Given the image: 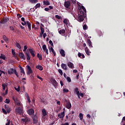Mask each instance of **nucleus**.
Instances as JSON below:
<instances>
[{
    "label": "nucleus",
    "mask_w": 125,
    "mask_h": 125,
    "mask_svg": "<svg viewBox=\"0 0 125 125\" xmlns=\"http://www.w3.org/2000/svg\"><path fill=\"white\" fill-rule=\"evenodd\" d=\"M85 15H86V10L84 8V6L82 5L81 6V9L78 12V17L77 19V21L80 22H83L84 20Z\"/></svg>",
    "instance_id": "nucleus-1"
},
{
    "label": "nucleus",
    "mask_w": 125,
    "mask_h": 125,
    "mask_svg": "<svg viewBox=\"0 0 125 125\" xmlns=\"http://www.w3.org/2000/svg\"><path fill=\"white\" fill-rule=\"evenodd\" d=\"M8 74H9V75H12L15 74L17 78H19V75H18V73H17L16 69H14L13 68H9L8 70Z\"/></svg>",
    "instance_id": "nucleus-2"
},
{
    "label": "nucleus",
    "mask_w": 125,
    "mask_h": 125,
    "mask_svg": "<svg viewBox=\"0 0 125 125\" xmlns=\"http://www.w3.org/2000/svg\"><path fill=\"white\" fill-rule=\"evenodd\" d=\"M64 102L66 103L65 107H66L67 109H71L72 104H71V103H70V101L67 100H65Z\"/></svg>",
    "instance_id": "nucleus-3"
},
{
    "label": "nucleus",
    "mask_w": 125,
    "mask_h": 125,
    "mask_svg": "<svg viewBox=\"0 0 125 125\" xmlns=\"http://www.w3.org/2000/svg\"><path fill=\"white\" fill-rule=\"evenodd\" d=\"M26 68H27V72L26 74L27 75H31L32 73H33V70H32V68H31V66L30 65H26Z\"/></svg>",
    "instance_id": "nucleus-4"
},
{
    "label": "nucleus",
    "mask_w": 125,
    "mask_h": 125,
    "mask_svg": "<svg viewBox=\"0 0 125 125\" xmlns=\"http://www.w3.org/2000/svg\"><path fill=\"white\" fill-rule=\"evenodd\" d=\"M16 113L17 114H19V115H22L23 109H22L21 107H19L16 109Z\"/></svg>",
    "instance_id": "nucleus-5"
},
{
    "label": "nucleus",
    "mask_w": 125,
    "mask_h": 125,
    "mask_svg": "<svg viewBox=\"0 0 125 125\" xmlns=\"http://www.w3.org/2000/svg\"><path fill=\"white\" fill-rule=\"evenodd\" d=\"M51 83L55 88H57V86H58V83H57L56 80H55V79H53L52 80Z\"/></svg>",
    "instance_id": "nucleus-6"
},
{
    "label": "nucleus",
    "mask_w": 125,
    "mask_h": 125,
    "mask_svg": "<svg viewBox=\"0 0 125 125\" xmlns=\"http://www.w3.org/2000/svg\"><path fill=\"white\" fill-rule=\"evenodd\" d=\"M8 20H9L8 19V18L6 17H5V18H3L1 21H0V23L1 24H5V23H6Z\"/></svg>",
    "instance_id": "nucleus-7"
},
{
    "label": "nucleus",
    "mask_w": 125,
    "mask_h": 125,
    "mask_svg": "<svg viewBox=\"0 0 125 125\" xmlns=\"http://www.w3.org/2000/svg\"><path fill=\"white\" fill-rule=\"evenodd\" d=\"M71 5V2L70 1H65L64 3V6L66 8H69V7Z\"/></svg>",
    "instance_id": "nucleus-8"
},
{
    "label": "nucleus",
    "mask_w": 125,
    "mask_h": 125,
    "mask_svg": "<svg viewBox=\"0 0 125 125\" xmlns=\"http://www.w3.org/2000/svg\"><path fill=\"white\" fill-rule=\"evenodd\" d=\"M33 124L34 125H37L38 124V117L37 115H34V117L32 118Z\"/></svg>",
    "instance_id": "nucleus-9"
},
{
    "label": "nucleus",
    "mask_w": 125,
    "mask_h": 125,
    "mask_svg": "<svg viewBox=\"0 0 125 125\" xmlns=\"http://www.w3.org/2000/svg\"><path fill=\"white\" fill-rule=\"evenodd\" d=\"M58 116L60 117V119H63L65 116V111H63L61 113L59 114Z\"/></svg>",
    "instance_id": "nucleus-10"
},
{
    "label": "nucleus",
    "mask_w": 125,
    "mask_h": 125,
    "mask_svg": "<svg viewBox=\"0 0 125 125\" xmlns=\"http://www.w3.org/2000/svg\"><path fill=\"white\" fill-rule=\"evenodd\" d=\"M25 54L26 56L27 61H30V60H31V56L30 55V52H25Z\"/></svg>",
    "instance_id": "nucleus-11"
},
{
    "label": "nucleus",
    "mask_w": 125,
    "mask_h": 125,
    "mask_svg": "<svg viewBox=\"0 0 125 125\" xmlns=\"http://www.w3.org/2000/svg\"><path fill=\"white\" fill-rule=\"evenodd\" d=\"M61 67H62V69L64 70V71L68 70V68H67V64H66L65 63H62Z\"/></svg>",
    "instance_id": "nucleus-12"
},
{
    "label": "nucleus",
    "mask_w": 125,
    "mask_h": 125,
    "mask_svg": "<svg viewBox=\"0 0 125 125\" xmlns=\"http://www.w3.org/2000/svg\"><path fill=\"white\" fill-rule=\"evenodd\" d=\"M19 56H20V58H21V59H23V60H26V58L24 57V53L23 52L19 53Z\"/></svg>",
    "instance_id": "nucleus-13"
},
{
    "label": "nucleus",
    "mask_w": 125,
    "mask_h": 125,
    "mask_svg": "<svg viewBox=\"0 0 125 125\" xmlns=\"http://www.w3.org/2000/svg\"><path fill=\"white\" fill-rule=\"evenodd\" d=\"M60 54L62 56V57H65L66 56V54L65 53V51L63 49H61L60 51Z\"/></svg>",
    "instance_id": "nucleus-14"
},
{
    "label": "nucleus",
    "mask_w": 125,
    "mask_h": 125,
    "mask_svg": "<svg viewBox=\"0 0 125 125\" xmlns=\"http://www.w3.org/2000/svg\"><path fill=\"white\" fill-rule=\"evenodd\" d=\"M48 48L50 52H51L52 51L53 54H54V56H55V55H56V53H55V51H54V49H53V48H52V47H49Z\"/></svg>",
    "instance_id": "nucleus-15"
},
{
    "label": "nucleus",
    "mask_w": 125,
    "mask_h": 125,
    "mask_svg": "<svg viewBox=\"0 0 125 125\" xmlns=\"http://www.w3.org/2000/svg\"><path fill=\"white\" fill-rule=\"evenodd\" d=\"M67 66L68 67H69V68H70L71 69H73V68H74V64L71 62H68Z\"/></svg>",
    "instance_id": "nucleus-16"
},
{
    "label": "nucleus",
    "mask_w": 125,
    "mask_h": 125,
    "mask_svg": "<svg viewBox=\"0 0 125 125\" xmlns=\"http://www.w3.org/2000/svg\"><path fill=\"white\" fill-rule=\"evenodd\" d=\"M30 54L32 57H35V51L33 50V49H29Z\"/></svg>",
    "instance_id": "nucleus-17"
},
{
    "label": "nucleus",
    "mask_w": 125,
    "mask_h": 125,
    "mask_svg": "<svg viewBox=\"0 0 125 125\" xmlns=\"http://www.w3.org/2000/svg\"><path fill=\"white\" fill-rule=\"evenodd\" d=\"M87 44L88 45L89 47H92V42L89 39L87 40Z\"/></svg>",
    "instance_id": "nucleus-18"
},
{
    "label": "nucleus",
    "mask_w": 125,
    "mask_h": 125,
    "mask_svg": "<svg viewBox=\"0 0 125 125\" xmlns=\"http://www.w3.org/2000/svg\"><path fill=\"white\" fill-rule=\"evenodd\" d=\"M36 69H38L40 71H42L43 70V67L42 66V65H40V64L37 65L36 66Z\"/></svg>",
    "instance_id": "nucleus-19"
},
{
    "label": "nucleus",
    "mask_w": 125,
    "mask_h": 125,
    "mask_svg": "<svg viewBox=\"0 0 125 125\" xmlns=\"http://www.w3.org/2000/svg\"><path fill=\"white\" fill-rule=\"evenodd\" d=\"M34 113H35V111L33 108H31L28 110V113L29 115H34Z\"/></svg>",
    "instance_id": "nucleus-20"
},
{
    "label": "nucleus",
    "mask_w": 125,
    "mask_h": 125,
    "mask_svg": "<svg viewBox=\"0 0 125 125\" xmlns=\"http://www.w3.org/2000/svg\"><path fill=\"white\" fill-rule=\"evenodd\" d=\"M78 57L80 58H81V59H83V58H84L85 56L84 55L79 52L78 54Z\"/></svg>",
    "instance_id": "nucleus-21"
},
{
    "label": "nucleus",
    "mask_w": 125,
    "mask_h": 125,
    "mask_svg": "<svg viewBox=\"0 0 125 125\" xmlns=\"http://www.w3.org/2000/svg\"><path fill=\"white\" fill-rule=\"evenodd\" d=\"M74 93H76L77 95H79V94H80V91H79V88L76 87L74 89Z\"/></svg>",
    "instance_id": "nucleus-22"
},
{
    "label": "nucleus",
    "mask_w": 125,
    "mask_h": 125,
    "mask_svg": "<svg viewBox=\"0 0 125 125\" xmlns=\"http://www.w3.org/2000/svg\"><path fill=\"white\" fill-rule=\"evenodd\" d=\"M59 34H60V35H64V34H65V33H66V31L64 29H61L59 31Z\"/></svg>",
    "instance_id": "nucleus-23"
},
{
    "label": "nucleus",
    "mask_w": 125,
    "mask_h": 125,
    "mask_svg": "<svg viewBox=\"0 0 125 125\" xmlns=\"http://www.w3.org/2000/svg\"><path fill=\"white\" fill-rule=\"evenodd\" d=\"M26 25H27L29 31H31V22H29V21H26Z\"/></svg>",
    "instance_id": "nucleus-24"
},
{
    "label": "nucleus",
    "mask_w": 125,
    "mask_h": 125,
    "mask_svg": "<svg viewBox=\"0 0 125 125\" xmlns=\"http://www.w3.org/2000/svg\"><path fill=\"white\" fill-rule=\"evenodd\" d=\"M85 52L87 55H90V54H89V49H88V48H87V47H86L85 48Z\"/></svg>",
    "instance_id": "nucleus-25"
},
{
    "label": "nucleus",
    "mask_w": 125,
    "mask_h": 125,
    "mask_svg": "<svg viewBox=\"0 0 125 125\" xmlns=\"http://www.w3.org/2000/svg\"><path fill=\"white\" fill-rule=\"evenodd\" d=\"M40 30L41 31V37H42V35H43V33H44V28L41 26Z\"/></svg>",
    "instance_id": "nucleus-26"
},
{
    "label": "nucleus",
    "mask_w": 125,
    "mask_h": 125,
    "mask_svg": "<svg viewBox=\"0 0 125 125\" xmlns=\"http://www.w3.org/2000/svg\"><path fill=\"white\" fill-rule=\"evenodd\" d=\"M42 114L43 117H45V116L47 115V114L46 113V110H45V109H43L42 110Z\"/></svg>",
    "instance_id": "nucleus-27"
},
{
    "label": "nucleus",
    "mask_w": 125,
    "mask_h": 125,
    "mask_svg": "<svg viewBox=\"0 0 125 125\" xmlns=\"http://www.w3.org/2000/svg\"><path fill=\"white\" fill-rule=\"evenodd\" d=\"M20 69L21 73L22 74H23V75H25V71H24V69L20 65Z\"/></svg>",
    "instance_id": "nucleus-28"
},
{
    "label": "nucleus",
    "mask_w": 125,
    "mask_h": 125,
    "mask_svg": "<svg viewBox=\"0 0 125 125\" xmlns=\"http://www.w3.org/2000/svg\"><path fill=\"white\" fill-rule=\"evenodd\" d=\"M5 58H6V57H5V55L2 54H1V56H0V59H3V60H5Z\"/></svg>",
    "instance_id": "nucleus-29"
},
{
    "label": "nucleus",
    "mask_w": 125,
    "mask_h": 125,
    "mask_svg": "<svg viewBox=\"0 0 125 125\" xmlns=\"http://www.w3.org/2000/svg\"><path fill=\"white\" fill-rule=\"evenodd\" d=\"M37 57L39 58V60H42V56L41 54L39 53L37 54Z\"/></svg>",
    "instance_id": "nucleus-30"
},
{
    "label": "nucleus",
    "mask_w": 125,
    "mask_h": 125,
    "mask_svg": "<svg viewBox=\"0 0 125 125\" xmlns=\"http://www.w3.org/2000/svg\"><path fill=\"white\" fill-rule=\"evenodd\" d=\"M43 3L45 5H49V4H50V3L47 0L43 1Z\"/></svg>",
    "instance_id": "nucleus-31"
},
{
    "label": "nucleus",
    "mask_w": 125,
    "mask_h": 125,
    "mask_svg": "<svg viewBox=\"0 0 125 125\" xmlns=\"http://www.w3.org/2000/svg\"><path fill=\"white\" fill-rule=\"evenodd\" d=\"M79 118L80 119L81 121H83V113H81L79 114Z\"/></svg>",
    "instance_id": "nucleus-32"
},
{
    "label": "nucleus",
    "mask_w": 125,
    "mask_h": 125,
    "mask_svg": "<svg viewBox=\"0 0 125 125\" xmlns=\"http://www.w3.org/2000/svg\"><path fill=\"white\" fill-rule=\"evenodd\" d=\"M3 39L4 41H5L6 42H8V38L6 37L5 35H3Z\"/></svg>",
    "instance_id": "nucleus-33"
},
{
    "label": "nucleus",
    "mask_w": 125,
    "mask_h": 125,
    "mask_svg": "<svg viewBox=\"0 0 125 125\" xmlns=\"http://www.w3.org/2000/svg\"><path fill=\"white\" fill-rule=\"evenodd\" d=\"M63 23L65 25H68V20L67 19H63Z\"/></svg>",
    "instance_id": "nucleus-34"
},
{
    "label": "nucleus",
    "mask_w": 125,
    "mask_h": 125,
    "mask_svg": "<svg viewBox=\"0 0 125 125\" xmlns=\"http://www.w3.org/2000/svg\"><path fill=\"white\" fill-rule=\"evenodd\" d=\"M29 1L31 2V3H37L38 2V0H29Z\"/></svg>",
    "instance_id": "nucleus-35"
},
{
    "label": "nucleus",
    "mask_w": 125,
    "mask_h": 125,
    "mask_svg": "<svg viewBox=\"0 0 125 125\" xmlns=\"http://www.w3.org/2000/svg\"><path fill=\"white\" fill-rule=\"evenodd\" d=\"M55 17L57 18V19H58L59 20L62 19V17L58 15H55Z\"/></svg>",
    "instance_id": "nucleus-36"
},
{
    "label": "nucleus",
    "mask_w": 125,
    "mask_h": 125,
    "mask_svg": "<svg viewBox=\"0 0 125 125\" xmlns=\"http://www.w3.org/2000/svg\"><path fill=\"white\" fill-rule=\"evenodd\" d=\"M17 47H18V48H19V49H21V45H20V44L19 43H17L16 44Z\"/></svg>",
    "instance_id": "nucleus-37"
},
{
    "label": "nucleus",
    "mask_w": 125,
    "mask_h": 125,
    "mask_svg": "<svg viewBox=\"0 0 125 125\" xmlns=\"http://www.w3.org/2000/svg\"><path fill=\"white\" fill-rule=\"evenodd\" d=\"M41 7V3H37L35 6V9L39 8V7Z\"/></svg>",
    "instance_id": "nucleus-38"
},
{
    "label": "nucleus",
    "mask_w": 125,
    "mask_h": 125,
    "mask_svg": "<svg viewBox=\"0 0 125 125\" xmlns=\"http://www.w3.org/2000/svg\"><path fill=\"white\" fill-rule=\"evenodd\" d=\"M9 102H10V100L8 99H6L4 101V103H6V104H9Z\"/></svg>",
    "instance_id": "nucleus-39"
},
{
    "label": "nucleus",
    "mask_w": 125,
    "mask_h": 125,
    "mask_svg": "<svg viewBox=\"0 0 125 125\" xmlns=\"http://www.w3.org/2000/svg\"><path fill=\"white\" fill-rule=\"evenodd\" d=\"M58 72L60 74V75H61L62 76H63V71H62V69H59L58 70Z\"/></svg>",
    "instance_id": "nucleus-40"
},
{
    "label": "nucleus",
    "mask_w": 125,
    "mask_h": 125,
    "mask_svg": "<svg viewBox=\"0 0 125 125\" xmlns=\"http://www.w3.org/2000/svg\"><path fill=\"white\" fill-rule=\"evenodd\" d=\"M47 49V48H46V45L45 44L42 45V49L44 51Z\"/></svg>",
    "instance_id": "nucleus-41"
},
{
    "label": "nucleus",
    "mask_w": 125,
    "mask_h": 125,
    "mask_svg": "<svg viewBox=\"0 0 125 125\" xmlns=\"http://www.w3.org/2000/svg\"><path fill=\"white\" fill-rule=\"evenodd\" d=\"M66 80L67 81V82H68V83H71L72 82V80H71V78L67 77L66 78Z\"/></svg>",
    "instance_id": "nucleus-42"
},
{
    "label": "nucleus",
    "mask_w": 125,
    "mask_h": 125,
    "mask_svg": "<svg viewBox=\"0 0 125 125\" xmlns=\"http://www.w3.org/2000/svg\"><path fill=\"white\" fill-rule=\"evenodd\" d=\"M2 111L3 113L5 115H6V114H7V112H6V110H5V109H4V108H2Z\"/></svg>",
    "instance_id": "nucleus-43"
},
{
    "label": "nucleus",
    "mask_w": 125,
    "mask_h": 125,
    "mask_svg": "<svg viewBox=\"0 0 125 125\" xmlns=\"http://www.w3.org/2000/svg\"><path fill=\"white\" fill-rule=\"evenodd\" d=\"M2 87L3 90H5V84L2 83Z\"/></svg>",
    "instance_id": "nucleus-44"
},
{
    "label": "nucleus",
    "mask_w": 125,
    "mask_h": 125,
    "mask_svg": "<svg viewBox=\"0 0 125 125\" xmlns=\"http://www.w3.org/2000/svg\"><path fill=\"white\" fill-rule=\"evenodd\" d=\"M15 90H17L18 92H19V91H20V87L18 86V88L15 87Z\"/></svg>",
    "instance_id": "nucleus-45"
},
{
    "label": "nucleus",
    "mask_w": 125,
    "mask_h": 125,
    "mask_svg": "<svg viewBox=\"0 0 125 125\" xmlns=\"http://www.w3.org/2000/svg\"><path fill=\"white\" fill-rule=\"evenodd\" d=\"M37 78L41 80V81L42 82V81H43V79H42V78L40 76L37 75Z\"/></svg>",
    "instance_id": "nucleus-46"
},
{
    "label": "nucleus",
    "mask_w": 125,
    "mask_h": 125,
    "mask_svg": "<svg viewBox=\"0 0 125 125\" xmlns=\"http://www.w3.org/2000/svg\"><path fill=\"white\" fill-rule=\"evenodd\" d=\"M63 93H65V92H69V90H68L67 89H63Z\"/></svg>",
    "instance_id": "nucleus-47"
},
{
    "label": "nucleus",
    "mask_w": 125,
    "mask_h": 125,
    "mask_svg": "<svg viewBox=\"0 0 125 125\" xmlns=\"http://www.w3.org/2000/svg\"><path fill=\"white\" fill-rule=\"evenodd\" d=\"M83 29L85 30H86V29H87V26L86 25V24H84L83 26Z\"/></svg>",
    "instance_id": "nucleus-48"
},
{
    "label": "nucleus",
    "mask_w": 125,
    "mask_h": 125,
    "mask_svg": "<svg viewBox=\"0 0 125 125\" xmlns=\"http://www.w3.org/2000/svg\"><path fill=\"white\" fill-rule=\"evenodd\" d=\"M35 10H36V9H35L34 8H31L30 9V12H34V11H35Z\"/></svg>",
    "instance_id": "nucleus-49"
},
{
    "label": "nucleus",
    "mask_w": 125,
    "mask_h": 125,
    "mask_svg": "<svg viewBox=\"0 0 125 125\" xmlns=\"http://www.w3.org/2000/svg\"><path fill=\"white\" fill-rule=\"evenodd\" d=\"M2 74H5V73H4V71L0 69V77H1Z\"/></svg>",
    "instance_id": "nucleus-50"
},
{
    "label": "nucleus",
    "mask_w": 125,
    "mask_h": 125,
    "mask_svg": "<svg viewBox=\"0 0 125 125\" xmlns=\"http://www.w3.org/2000/svg\"><path fill=\"white\" fill-rule=\"evenodd\" d=\"M9 29L11 30V31H14V27H13L12 26H10L9 27Z\"/></svg>",
    "instance_id": "nucleus-51"
},
{
    "label": "nucleus",
    "mask_w": 125,
    "mask_h": 125,
    "mask_svg": "<svg viewBox=\"0 0 125 125\" xmlns=\"http://www.w3.org/2000/svg\"><path fill=\"white\" fill-rule=\"evenodd\" d=\"M49 43L51 45V46H53V42L51 40L49 41Z\"/></svg>",
    "instance_id": "nucleus-52"
},
{
    "label": "nucleus",
    "mask_w": 125,
    "mask_h": 125,
    "mask_svg": "<svg viewBox=\"0 0 125 125\" xmlns=\"http://www.w3.org/2000/svg\"><path fill=\"white\" fill-rule=\"evenodd\" d=\"M12 54L14 56H15V51H14L13 49H12Z\"/></svg>",
    "instance_id": "nucleus-53"
},
{
    "label": "nucleus",
    "mask_w": 125,
    "mask_h": 125,
    "mask_svg": "<svg viewBox=\"0 0 125 125\" xmlns=\"http://www.w3.org/2000/svg\"><path fill=\"white\" fill-rule=\"evenodd\" d=\"M21 24L22 26H25V25H27V21H24V22H21Z\"/></svg>",
    "instance_id": "nucleus-54"
},
{
    "label": "nucleus",
    "mask_w": 125,
    "mask_h": 125,
    "mask_svg": "<svg viewBox=\"0 0 125 125\" xmlns=\"http://www.w3.org/2000/svg\"><path fill=\"white\" fill-rule=\"evenodd\" d=\"M6 110L7 113H10L11 110H10V108L9 107L8 108H7Z\"/></svg>",
    "instance_id": "nucleus-55"
},
{
    "label": "nucleus",
    "mask_w": 125,
    "mask_h": 125,
    "mask_svg": "<svg viewBox=\"0 0 125 125\" xmlns=\"http://www.w3.org/2000/svg\"><path fill=\"white\" fill-rule=\"evenodd\" d=\"M7 91H8V90L7 89L5 90V93H3V96H5V95H6V94H7Z\"/></svg>",
    "instance_id": "nucleus-56"
},
{
    "label": "nucleus",
    "mask_w": 125,
    "mask_h": 125,
    "mask_svg": "<svg viewBox=\"0 0 125 125\" xmlns=\"http://www.w3.org/2000/svg\"><path fill=\"white\" fill-rule=\"evenodd\" d=\"M17 106H21L22 104H21V103H20V102H17Z\"/></svg>",
    "instance_id": "nucleus-57"
},
{
    "label": "nucleus",
    "mask_w": 125,
    "mask_h": 125,
    "mask_svg": "<svg viewBox=\"0 0 125 125\" xmlns=\"http://www.w3.org/2000/svg\"><path fill=\"white\" fill-rule=\"evenodd\" d=\"M4 108L6 110L7 108H9V106H8V105L7 104H5L4 105Z\"/></svg>",
    "instance_id": "nucleus-58"
},
{
    "label": "nucleus",
    "mask_w": 125,
    "mask_h": 125,
    "mask_svg": "<svg viewBox=\"0 0 125 125\" xmlns=\"http://www.w3.org/2000/svg\"><path fill=\"white\" fill-rule=\"evenodd\" d=\"M10 125V120H9L8 122L7 123H6L5 125Z\"/></svg>",
    "instance_id": "nucleus-59"
},
{
    "label": "nucleus",
    "mask_w": 125,
    "mask_h": 125,
    "mask_svg": "<svg viewBox=\"0 0 125 125\" xmlns=\"http://www.w3.org/2000/svg\"><path fill=\"white\" fill-rule=\"evenodd\" d=\"M27 99L28 103H31V99H30V97L27 98Z\"/></svg>",
    "instance_id": "nucleus-60"
},
{
    "label": "nucleus",
    "mask_w": 125,
    "mask_h": 125,
    "mask_svg": "<svg viewBox=\"0 0 125 125\" xmlns=\"http://www.w3.org/2000/svg\"><path fill=\"white\" fill-rule=\"evenodd\" d=\"M17 16L18 18H21V17H22V15H20V14H18Z\"/></svg>",
    "instance_id": "nucleus-61"
},
{
    "label": "nucleus",
    "mask_w": 125,
    "mask_h": 125,
    "mask_svg": "<svg viewBox=\"0 0 125 125\" xmlns=\"http://www.w3.org/2000/svg\"><path fill=\"white\" fill-rule=\"evenodd\" d=\"M44 10L45 11H49V10H50V9L48 8H45Z\"/></svg>",
    "instance_id": "nucleus-62"
},
{
    "label": "nucleus",
    "mask_w": 125,
    "mask_h": 125,
    "mask_svg": "<svg viewBox=\"0 0 125 125\" xmlns=\"http://www.w3.org/2000/svg\"><path fill=\"white\" fill-rule=\"evenodd\" d=\"M79 95L82 98L83 97V93H79Z\"/></svg>",
    "instance_id": "nucleus-63"
},
{
    "label": "nucleus",
    "mask_w": 125,
    "mask_h": 125,
    "mask_svg": "<svg viewBox=\"0 0 125 125\" xmlns=\"http://www.w3.org/2000/svg\"><path fill=\"white\" fill-rule=\"evenodd\" d=\"M43 39H45V37H46V33H43Z\"/></svg>",
    "instance_id": "nucleus-64"
}]
</instances>
